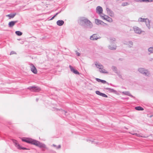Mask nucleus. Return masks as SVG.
I'll list each match as a JSON object with an SVG mask.
<instances>
[{
    "instance_id": "4c0bfd02",
    "label": "nucleus",
    "mask_w": 153,
    "mask_h": 153,
    "mask_svg": "<svg viewBox=\"0 0 153 153\" xmlns=\"http://www.w3.org/2000/svg\"><path fill=\"white\" fill-rule=\"evenodd\" d=\"M111 41L112 40V41H114L115 40V39L114 38H113L112 39H111Z\"/></svg>"
},
{
    "instance_id": "9b49d317",
    "label": "nucleus",
    "mask_w": 153,
    "mask_h": 153,
    "mask_svg": "<svg viewBox=\"0 0 153 153\" xmlns=\"http://www.w3.org/2000/svg\"><path fill=\"white\" fill-rule=\"evenodd\" d=\"M134 29L135 32L137 33H140L141 32L140 29L138 27H135L134 28Z\"/></svg>"
},
{
    "instance_id": "412c9836",
    "label": "nucleus",
    "mask_w": 153,
    "mask_h": 153,
    "mask_svg": "<svg viewBox=\"0 0 153 153\" xmlns=\"http://www.w3.org/2000/svg\"><path fill=\"white\" fill-rule=\"evenodd\" d=\"M15 33L17 35L19 36H21L22 34V33L20 31H16Z\"/></svg>"
},
{
    "instance_id": "20e7f679",
    "label": "nucleus",
    "mask_w": 153,
    "mask_h": 153,
    "mask_svg": "<svg viewBox=\"0 0 153 153\" xmlns=\"http://www.w3.org/2000/svg\"><path fill=\"white\" fill-rule=\"evenodd\" d=\"M138 71L140 73L146 75H148L149 74L148 71L147 70H145L143 68H140L139 69Z\"/></svg>"
},
{
    "instance_id": "39448f33",
    "label": "nucleus",
    "mask_w": 153,
    "mask_h": 153,
    "mask_svg": "<svg viewBox=\"0 0 153 153\" xmlns=\"http://www.w3.org/2000/svg\"><path fill=\"white\" fill-rule=\"evenodd\" d=\"M30 68L32 72L34 74H36L37 72V70L36 68L33 64L30 65Z\"/></svg>"
},
{
    "instance_id": "423d86ee",
    "label": "nucleus",
    "mask_w": 153,
    "mask_h": 153,
    "mask_svg": "<svg viewBox=\"0 0 153 153\" xmlns=\"http://www.w3.org/2000/svg\"><path fill=\"white\" fill-rule=\"evenodd\" d=\"M95 22L96 23L97 25H103V24H106L104 23L102 21L97 19H95Z\"/></svg>"
},
{
    "instance_id": "7c9ffc66",
    "label": "nucleus",
    "mask_w": 153,
    "mask_h": 153,
    "mask_svg": "<svg viewBox=\"0 0 153 153\" xmlns=\"http://www.w3.org/2000/svg\"><path fill=\"white\" fill-rule=\"evenodd\" d=\"M137 1L139 2H146V0H137Z\"/></svg>"
},
{
    "instance_id": "0eeeda50",
    "label": "nucleus",
    "mask_w": 153,
    "mask_h": 153,
    "mask_svg": "<svg viewBox=\"0 0 153 153\" xmlns=\"http://www.w3.org/2000/svg\"><path fill=\"white\" fill-rule=\"evenodd\" d=\"M69 68L71 70V71L73 72L74 74H79V73L78 71L77 70L74 69L70 65Z\"/></svg>"
},
{
    "instance_id": "a211bd4d",
    "label": "nucleus",
    "mask_w": 153,
    "mask_h": 153,
    "mask_svg": "<svg viewBox=\"0 0 153 153\" xmlns=\"http://www.w3.org/2000/svg\"><path fill=\"white\" fill-rule=\"evenodd\" d=\"M96 80L98 82H100L101 83L104 84L106 82V81L104 80H102L98 78H96Z\"/></svg>"
},
{
    "instance_id": "4be33fe9",
    "label": "nucleus",
    "mask_w": 153,
    "mask_h": 153,
    "mask_svg": "<svg viewBox=\"0 0 153 153\" xmlns=\"http://www.w3.org/2000/svg\"><path fill=\"white\" fill-rule=\"evenodd\" d=\"M14 143L15 144V146L18 149L19 148L18 145H20L18 143L17 141L15 140L14 141Z\"/></svg>"
},
{
    "instance_id": "1a4fd4ad",
    "label": "nucleus",
    "mask_w": 153,
    "mask_h": 153,
    "mask_svg": "<svg viewBox=\"0 0 153 153\" xmlns=\"http://www.w3.org/2000/svg\"><path fill=\"white\" fill-rule=\"evenodd\" d=\"M98 38V36L97 34H94L90 37V39L92 40H97Z\"/></svg>"
},
{
    "instance_id": "f03ea898",
    "label": "nucleus",
    "mask_w": 153,
    "mask_h": 153,
    "mask_svg": "<svg viewBox=\"0 0 153 153\" xmlns=\"http://www.w3.org/2000/svg\"><path fill=\"white\" fill-rule=\"evenodd\" d=\"M100 16L103 19L109 22H111L113 21L112 19L111 18L109 17L106 15H105L104 14L100 15Z\"/></svg>"
},
{
    "instance_id": "f3484780",
    "label": "nucleus",
    "mask_w": 153,
    "mask_h": 153,
    "mask_svg": "<svg viewBox=\"0 0 153 153\" xmlns=\"http://www.w3.org/2000/svg\"><path fill=\"white\" fill-rule=\"evenodd\" d=\"M16 15V13L13 14H10L6 15V16L8 17L9 19H10L13 18Z\"/></svg>"
},
{
    "instance_id": "6ab92c4d",
    "label": "nucleus",
    "mask_w": 153,
    "mask_h": 153,
    "mask_svg": "<svg viewBox=\"0 0 153 153\" xmlns=\"http://www.w3.org/2000/svg\"><path fill=\"white\" fill-rule=\"evenodd\" d=\"M136 110L138 111H143L144 110V109L140 106H137L135 107Z\"/></svg>"
},
{
    "instance_id": "4468645a",
    "label": "nucleus",
    "mask_w": 153,
    "mask_h": 153,
    "mask_svg": "<svg viewBox=\"0 0 153 153\" xmlns=\"http://www.w3.org/2000/svg\"><path fill=\"white\" fill-rule=\"evenodd\" d=\"M56 23L58 25L61 26L63 25L64 22L63 20H59L57 21Z\"/></svg>"
},
{
    "instance_id": "ddd939ff",
    "label": "nucleus",
    "mask_w": 153,
    "mask_h": 153,
    "mask_svg": "<svg viewBox=\"0 0 153 153\" xmlns=\"http://www.w3.org/2000/svg\"><path fill=\"white\" fill-rule=\"evenodd\" d=\"M138 21L140 22H149L148 19H143L141 18H140L139 19Z\"/></svg>"
},
{
    "instance_id": "b1692460",
    "label": "nucleus",
    "mask_w": 153,
    "mask_h": 153,
    "mask_svg": "<svg viewBox=\"0 0 153 153\" xmlns=\"http://www.w3.org/2000/svg\"><path fill=\"white\" fill-rule=\"evenodd\" d=\"M18 146H19V148L18 149H23V150L28 149H27L26 148L22 147L20 146V145H18Z\"/></svg>"
},
{
    "instance_id": "f8f14e48",
    "label": "nucleus",
    "mask_w": 153,
    "mask_h": 153,
    "mask_svg": "<svg viewBox=\"0 0 153 153\" xmlns=\"http://www.w3.org/2000/svg\"><path fill=\"white\" fill-rule=\"evenodd\" d=\"M17 21H12L8 23V25L10 27H12L17 22Z\"/></svg>"
},
{
    "instance_id": "7ed1b4c3",
    "label": "nucleus",
    "mask_w": 153,
    "mask_h": 153,
    "mask_svg": "<svg viewBox=\"0 0 153 153\" xmlns=\"http://www.w3.org/2000/svg\"><path fill=\"white\" fill-rule=\"evenodd\" d=\"M80 22L81 23L86 24L89 25H92L91 22L88 20L87 19L85 18H82L80 19Z\"/></svg>"
},
{
    "instance_id": "9d476101",
    "label": "nucleus",
    "mask_w": 153,
    "mask_h": 153,
    "mask_svg": "<svg viewBox=\"0 0 153 153\" xmlns=\"http://www.w3.org/2000/svg\"><path fill=\"white\" fill-rule=\"evenodd\" d=\"M95 65L96 67L99 69H101L102 68H103V66L101 64L97 62H95Z\"/></svg>"
},
{
    "instance_id": "e433bc0d",
    "label": "nucleus",
    "mask_w": 153,
    "mask_h": 153,
    "mask_svg": "<svg viewBox=\"0 0 153 153\" xmlns=\"http://www.w3.org/2000/svg\"><path fill=\"white\" fill-rule=\"evenodd\" d=\"M15 53L14 52L12 51L11 52V53H10V55L13 54H15Z\"/></svg>"
},
{
    "instance_id": "58836bf2",
    "label": "nucleus",
    "mask_w": 153,
    "mask_h": 153,
    "mask_svg": "<svg viewBox=\"0 0 153 153\" xmlns=\"http://www.w3.org/2000/svg\"><path fill=\"white\" fill-rule=\"evenodd\" d=\"M131 44L132 45V42H131Z\"/></svg>"
},
{
    "instance_id": "2f4dec72",
    "label": "nucleus",
    "mask_w": 153,
    "mask_h": 153,
    "mask_svg": "<svg viewBox=\"0 0 153 153\" xmlns=\"http://www.w3.org/2000/svg\"><path fill=\"white\" fill-rule=\"evenodd\" d=\"M58 14V13H56L53 17L50 19L51 20H52Z\"/></svg>"
},
{
    "instance_id": "393cba45",
    "label": "nucleus",
    "mask_w": 153,
    "mask_h": 153,
    "mask_svg": "<svg viewBox=\"0 0 153 153\" xmlns=\"http://www.w3.org/2000/svg\"><path fill=\"white\" fill-rule=\"evenodd\" d=\"M96 93L97 94L101 96L102 94V93H101L100 91H96Z\"/></svg>"
},
{
    "instance_id": "6e6552de",
    "label": "nucleus",
    "mask_w": 153,
    "mask_h": 153,
    "mask_svg": "<svg viewBox=\"0 0 153 153\" xmlns=\"http://www.w3.org/2000/svg\"><path fill=\"white\" fill-rule=\"evenodd\" d=\"M97 12L100 14L102 13L103 10L102 7L100 6H98L96 8Z\"/></svg>"
},
{
    "instance_id": "c756f323",
    "label": "nucleus",
    "mask_w": 153,
    "mask_h": 153,
    "mask_svg": "<svg viewBox=\"0 0 153 153\" xmlns=\"http://www.w3.org/2000/svg\"><path fill=\"white\" fill-rule=\"evenodd\" d=\"M53 146L54 147H56L57 149H59L61 148V146L59 145L58 146L56 147L55 145H53Z\"/></svg>"
},
{
    "instance_id": "f257e3e1",
    "label": "nucleus",
    "mask_w": 153,
    "mask_h": 153,
    "mask_svg": "<svg viewBox=\"0 0 153 153\" xmlns=\"http://www.w3.org/2000/svg\"><path fill=\"white\" fill-rule=\"evenodd\" d=\"M22 140L27 143L35 145L41 148L45 147V144L40 143L39 141L31 138H23L22 139Z\"/></svg>"
},
{
    "instance_id": "c9c22d12",
    "label": "nucleus",
    "mask_w": 153,
    "mask_h": 153,
    "mask_svg": "<svg viewBox=\"0 0 153 153\" xmlns=\"http://www.w3.org/2000/svg\"><path fill=\"white\" fill-rule=\"evenodd\" d=\"M76 54L78 56H79L80 55V53H79V52H76Z\"/></svg>"
},
{
    "instance_id": "a878e982",
    "label": "nucleus",
    "mask_w": 153,
    "mask_h": 153,
    "mask_svg": "<svg viewBox=\"0 0 153 153\" xmlns=\"http://www.w3.org/2000/svg\"><path fill=\"white\" fill-rule=\"evenodd\" d=\"M108 13L112 17L114 16V13L112 11H111V12H109Z\"/></svg>"
},
{
    "instance_id": "5701e85b",
    "label": "nucleus",
    "mask_w": 153,
    "mask_h": 153,
    "mask_svg": "<svg viewBox=\"0 0 153 153\" xmlns=\"http://www.w3.org/2000/svg\"><path fill=\"white\" fill-rule=\"evenodd\" d=\"M123 93L124 94L127 95L129 96L131 95L130 93L128 91H123Z\"/></svg>"
},
{
    "instance_id": "f704fd0d",
    "label": "nucleus",
    "mask_w": 153,
    "mask_h": 153,
    "mask_svg": "<svg viewBox=\"0 0 153 153\" xmlns=\"http://www.w3.org/2000/svg\"><path fill=\"white\" fill-rule=\"evenodd\" d=\"M153 0H146V2H151Z\"/></svg>"
},
{
    "instance_id": "cd10ccee",
    "label": "nucleus",
    "mask_w": 153,
    "mask_h": 153,
    "mask_svg": "<svg viewBox=\"0 0 153 153\" xmlns=\"http://www.w3.org/2000/svg\"><path fill=\"white\" fill-rule=\"evenodd\" d=\"M101 96L104 97H108V96L107 95H106L105 94H104L102 93V94L101 95Z\"/></svg>"
},
{
    "instance_id": "c85d7f7f",
    "label": "nucleus",
    "mask_w": 153,
    "mask_h": 153,
    "mask_svg": "<svg viewBox=\"0 0 153 153\" xmlns=\"http://www.w3.org/2000/svg\"><path fill=\"white\" fill-rule=\"evenodd\" d=\"M106 89L108 90L110 92H113L114 91V90L111 89H110V88H106Z\"/></svg>"
},
{
    "instance_id": "473e14b6",
    "label": "nucleus",
    "mask_w": 153,
    "mask_h": 153,
    "mask_svg": "<svg viewBox=\"0 0 153 153\" xmlns=\"http://www.w3.org/2000/svg\"><path fill=\"white\" fill-rule=\"evenodd\" d=\"M133 134L135 135H136V136H137V137H142V136H140V135L139 134H137V133H135V134Z\"/></svg>"
},
{
    "instance_id": "2eb2a0df",
    "label": "nucleus",
    "mask_w": 153,
    "mask_h": 153,
    "mask_svg": "<svg viewBox=\"0 0 153 153\" xmlns=\"http://www.w3.org/2000/svg\"><path fill=\"white\" fill-rule=\"evenodd\" d=\"M32 90L33 91L38 92L41 91L40 88L38 87H32Z\"/></svg>"
},
{
    "instance_id": "bb28decb",
    "label": "nucleus",
    "mask_w": 153,
    "mask_h": 153,
    "mask_svg": "<svg viewBox=\"0 0 153 153\" xmlns=\"http://www.w3.org/2000/svg\"><path fill=\"white\" fill-rule=\"evenodd\" d=\"M148 51L149 52H150L151 53H152V51H153V48H149L148 49Z\"/></svg>"
},
{
    "instance_id": "72a5a7b5",
    "label": "nucleus",
    "mask_w": 153,
    "mask_h": 153,
    "mask_svg": "<svg viewBox=\"0 0 153 153\" xmlns=\"http://www.w3.org/2000/svg\"><path fill=\"white\" fill-rule=\"evenodd\" d=\"M106 10L108 13L109 12H110L111 11L108 8H107Z\"/></svg>"
},
{
    "instance_id": "dca6fc26",
    "label": "nucleus",
    "mask_w": 153,
    "mask_h": 153,
    "mask_svg": "<svg viewBox=\"0 0 153 153\" xmlns=\"http://www.w3.org/2000/svg\"><path fill=\"white\" fill-rule=\"evenodd\" d=\"M102 73L104 74H107L108 73V72L105 69L103 68H102L101 69H100L99 70Z\"/></svg>"
},
{
    "instance_id": "aec40b11",
    "label": "nucleus",
    "mask_w": 153,
    "mask_h": 153,
    "mask_svg": "<svg viewBox=\"0 0 153 153\" xmlns=\"http://www.w3.org/2000/svg\"><path fill=\"white\" fill-rule=\"evenodd\" d=\"M109 48L112 50H114L116 49V46L115 45H111L109 46Z\"/></svg>"
}]
</instances>
